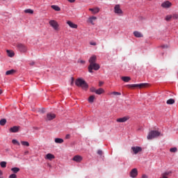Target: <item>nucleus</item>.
Listing matches in <instances>:
<instances>
[{
	"instance_id": "15",
	"label": "nucleus",
	"mask_w": 178,
	"mask_h": 178,
	"mask_svg": "<svg viewBox=\"0 0 178 178\" xmlns=\"http://www.w3.org/2000/svg\"><path fill=\"white\" fill-rule=\"evenodd\" d=\"M96 62H97V56H92L89 59L90 65H92V63H96Z\"/></svg>"
},
{
	"instance_id": "13",
	"label": "nucleus",
	"mask_w": 178,
	"mask_h": 178,
	"mask_svg": "<svg viewBox=\"0 0 178 178\" xmlns=\"http://www.w3.org/2000/svg\"><path fill=\"white\" fill-rule=\"evenodd\" d=\"M55 118H56V115L54 113H49L47 114V120H54Z\"/></svg>"
},
{
	"instance_id": "38",
	"label": "nucleus",
	"mask_w": 178,
	"mask_h": 178,
	"mask_svg": "<svg viewBox=\"0 0 178 178\" xmlns=\"http://www.w3.org/2000/svg\"><path fill=\"white\" fill-rule=\"evenodd\" d=\"M172 16V19H178V14H173Z\"/></svg>"
},
{
	"instance_id": "31",
	"label": "nucleus",
	"mask_w": 178,
	"mask_h": 178,
	"mask_svg": "<svg viewBox=\"0 0 178 178\" xmlns=\"http://www.w3.org/2000/svg\"><path fill=\"white\" fill-rule=\"evenodd\" d=\"M24 13H29L30 15H33V13H34V11L33 10L29 8V9H26L24 10Z\"/></svg>"
},
{
	"instance_id": "41",
	"label": "nucleus",
	"mask_w": 178,
	"mask_h": 178,
	"mask_svg": "<svg viewBox=\"0 0 178 178\" xmlns=\"http://www.w3.org/2000/svg\"><path fill=\"white\" fill-rule=\"evenodd\" d=\"M17 176L16 175V174H12L9 176V178H17Z\"/></svg>"
},
{
	"instance_id": "51",
	"label": "nucleus",
	"mask_w": 178,
	"mask_h": 178,
	"mask_svg": "<svg viewBox=\"0 0 178 178\" xmlns=\"http://www.w3.org/2000/svg\"><path fill=\"white\" fill-rule=\"evenodd\" d=\"M162 48H168V45H163Z\"/></svg>"
},
{
	"instance_id": "47",
	"label": "nucleus",
	"mask_w": 178,
	"mask_h": 178,
	"mask_svg": "<svg viewBox=\"0 0 178 178\" xmlns=\"http://www.w3.org/2000/svg\"><path fill=\"white\" fill-rule=\"evenodd\" d=\"M74 81V78H72L71 86H73Z\"/></svg>"
},
{
	"instance_id": "17",
	"label": "nucleus",
	"mask_w": 178,
	"mask_h": 178,
	"mask_svg": "<svg viewBox=\"0 0 178 178\" xmlns=\"http://www.w3.org/2000/svg\"><path fill=\"white\" fill-rule=\"evenodd\" d=\"M67 24H68L71 29H77V24L72 22L71 21H67Z\"/></svg>"
},
{
	"instance_id": "3",
	"label": "nucleus",
	"mask_w": 178,
	"mask_h": 178,
	"mask_svg": "<svg viewBox=\"0 0 178 178\" xmlns=\"http://www.w3.org/2000/svg\"><path fill=\"white\" fill-rule=\"evenodd\" d=\"M148 83H139V84H129L127 85L128 88H136V87H139V88H145L148 87Z\"/></svg>"
},
{
	"instance_id": "45",
	"label": "nucleus",
	"mask_w": 178,
	"mask_h": 178,
	"mask_svg": "<svg viewBox=\"0 0 178 178\" xmlns=\"http://www.w3.org/2000/svg\"><path fill=\"white\" fill-rule=\"evenodd\" d=\"M97 154H98V155H102V150H98L97 151Z\"/></svg>"
},
{
	"instance_id": "25",
	"label": "nucleus",
	"mask_w": 178,
	"mask_h": 178,
	"mask_svg": "<svg viewBox=\"0 0 178 178\" xmlns=\"http://www.w3.org/2000/svg\"><path fill=\"white\" fill-rule=\"evenodd\" d=\"M54 141L56 144H63L64 140L62 138H55Z\"/></svg>"
},
{
	"instance_id": "19",
	"label": "nucleus",
	"mask_w": 178,
	"mask_h": 178,
	"mask_svg": "<svg viewBox=\"0 0 178 178\" xmlns=\"http://www.w3.org/2000/svg\"><path fill=\"white\" fill-rule=\"evenodd\" d=\"M121 80H122V81H124V83H129V81L131 80V78L130 76H122Z\"/></svg>"
},
{
	"instance_id": "10",
	"label": "nucleus",
	"mask_w": 178,
	"mask_h": 178,
	"mask_svg": "<svg viewBox=\"0 0 178 178\" xmlns=\"http://www.w3.org/2000/svg\"><path fill=\"white\" fill-rule=\"evenodd\" d=\"M138 175V171L137 168H134L130 172V177L136 178Z\"/></svg>"
},
{
	"instance_id": "48",
	"label": "nucleus",
	"mask_w": 178,
	"mask_h": 178,
	"mask_svg": "<svg viewBox=\"0 0 178 178\" xmlns=\"http://www.w3.org/2000/svg\"><path fill=\"white\" fill-rule=\"evenodd\" d=\"M90 45H94V46H95V45H97V43H96V42H90Z\"/></svg>"
},
{
	"instance_id": "49",
	"label": "nucleus",
	"mask_w": 178,
	"mask_h": 178,
	"mask_svg": "<svg viewBox=\"0 0 178 178\" xmlns=\"http://www.w3.org/2000/svg\"><path fill=\"white\" fill-rule=\"evenodd\" d=\"M142 178H148V177H147V175H143L142 176Z\"/></svg>"
},
{
	"instance_id": "42",
	"label": "nucleus",
	"mask_w": 178,
	"mask_h": 178,
	"mask_svg": "<svg viewBox=\"0 0 178 178\" xmlns=\"http://www.w3.org/2000/svg\"><path fill=\"white\" fill-rule=\"evenodd\" d=\"M90 91H91L92 92H95V93H96L97 90L95 89V88H90Z\"/></svg>"
},
{
	"instance_id": "34",
	"label": "nucleus",
	"mask_w": 178,
	"mask_h": 178,
	"mask_svg": "<svg viewBox=\"0 0 178 178\" xmlns=\"http://www.w3.org/2000/svg\"><path fill=\"white\" fill-rule=\"evenodd\" d=\"M13 144H14V145H20V143H19V141H17V140L16 139H13L12 140Z\"/></svg>"
},
{
	"instance_id": "39",
	"label": "nucleus",
	"mask_w": 178,
	"mask_h": 178,
	"mask_svg": "<svg viewBox=\"0 0 178 178\" xmlns=\"http://www.w3.org/2000/svg\"><path fill=\"white\" fill-rule=\"evenodd\" d=\"M78 63H81V65H84V63H86V61L83 60H78Z\"/></svg>"
},
{
	"instance_id": "52",
	"label": "nucleus",
	"mask_w": 178,
	"mask_h": 178,
	"mask_svg": "<svg viewBox=\"0 0 178 178\" xmlns=\"http://www.w3.org/2000/svg\"><path fill=\"white\" fill-rule=\"evenodd\" d=\"M27 154H29V151H26V152H24V154H25V155H27Z\"/></svg>"
},
{
	"instance_id": "16",
	"label": "nucleus",
	"mask_w": 178,
	"mask_h": 178,
	"mask_svg": "<svg viewBox=\"0 0 178 178\" xmlns=\"http://www.w3.org/2000/svg\"><path fill=\"white\" fill-rule=\"evenodd\" d=\"M19 129H20V127L14 126L10 129V133H17L19 131Z\"/></svg>"
},
{
	"instance_id": "5",
	"label": "nucleus",
	"mask_w": 178,
	"mask_h": 178,
	"mask_svg": "<svg viewBox=\"0 0 178 178\" xmlns=\"http://www.w3.org/2000/svg\"><path fill=\"white\" fill-rule=\"evenodd\" d=\"M49 26L55 30V31H59V24L56 20L51 19L49 22Z\"/></svg>"
},
{
	"instance_id": "20",
	"label": "nucleus",
	"mask_w": 178,
	"mask_h": 178,
	"mask_svg": "<svg viewBox=\"0 0 178 178\" xmlns=\"http://www.w3.org/2000/svg\"><path fill=\"white\" fill-rule=\"evenodd\" d=\"M46 159H49V161H51V159H55V156L51 153H49L46 155Z\"/></svg>"
},
{
	"instance_id": "35",
	"label": "nucleus",
	"mask_w": 178,
	"mask_h": 178,
	"mask_svg": "<svg viewBox=\"0 0 178 178\" xmlns=\"http://www.w3.org/2000/svg\"><path fill=\"white\" fill-rule=\"evenodd\" d=\"M0 166H1V168H6V161H1V162L0 163Z\"/></svg>"
},
{
	"instance_id": "8",
	"label": "nucleus",
	"mask_w": 178,
	"mask_h": 178,
	"mask_svg": "<svg viewBox=\"0 0 178 178\" xmlns=\"http://www.w3.org/2000/svg\"><path fill=\"white\" fill-rule=\"evenodd\" d=\"M172 3L169 1H164L161 3L162 8L164 9H169V8H172Z\"/></svg>"
},
{
	"instance_id": "23",
	"label": "nucleus",
	"mask_w": 178,
	"mask_h": 178,
	"mask_svg": "<svg viewBox=\"0 0 178 178\" xmlns=\"http://www.w3.org/2000/svg\"><path fill=\"white\" fill-rule=\"evenodd\" d=\"M104 92H105V90H104V89L99 88L97 90H96L95 94H97V95H101V94H104Z\"/></svg>"
},
{
	"instance_id": "29",
	"label": "nucleus",
	"mask_w": 178,
	"mask_h": 178,
	"mask_svg": "<svg viewBox=\"0 0 178 178\" xmlns=\"http://www.w3.org/2000/svg\"><path fill=\"white\" fill-rule=\"evenodd\" d=\"M12 172H13V173H17L19 172H20V168H17V167H15L11 168Z\"/></svg>"
},
{
	"instance_id": "1",
	"label": "nucleus",
	"mask_w": 178,
	"mask_h": 178,
	"mask_svg": "<svg viewBox=\"0 0 178 178\" xmlns=\"http://www.w3.org/2000/svg\"><path fill=\"white\" fill-rule=\"evenodd\" d=\"M76 86L77 87H81L82 90H87L88 88V84L84 79H78L75 81Z\"/></svg>"
},
{
	"instance_id": "54",
	"label": "nucleus",
	"mask_w": 178,
	"mask_h": 178,
	"mask_svg": "<svg viewBox=\"0 0 178 178\" xmlns=\"http://www.w3.org/2000/svg\"><path fill=\"white\" fill-rule=\"evenodd\" d=\"M2 94V90L0 89V95Z\"/></svg>"
},
{
	"instance_id": "36",
	"label": "nucleus",
	"mask_w": 178,
	"mask_h": 178,
	"mask_svg": "<svg viewBox=\"0 0 178 178\" xmlns=\"http://www.w3.org/2000/svg\"><path fill=\"white\" fill-rule=\"evenodd\" d=\"M172 18V15H167L165 17L166 22H170V20Z\"/></svg>"
},
{
	"instance_id": "4",
	"label": "nucleus",
	"mask_w": 178,
	"mask_h": 178,
	"mask_svg": "<svg viewBox=\"0 0 178 178\" xmlns=\"http://www.w3.org/2000/svg\"><path fill=\"white\" fill-rule=\"evenodd\" d=\"M101 67L97 63L90 64L88 66V72L89 73H92V70H99Z\"/></svg>"
},
{
	"instance_id": "27",
	"label": "nucleus",
	"mask_w": 178,
	"mask_h": 178,
	"mask_svg": "<svg viewBox=\"0 0 178 178\" xmlns=\"http://www.w3.org/2000/svg\"><path fill=\"white\" fill-rule=\"evenodd\" d=\"M94 20H97V17H89V22L90 23H91V24H93L94 25Z\"/></svg>"
},
{
	"instance_id": "12",
	"label": "nucleus",
	"mask_w": 178,
	"mask_h": 178,
	"mask_svg": "<svg viewBox=\"0 0 178 178\" xmlns=\"http://www.w3.org/2000/svg\"><path fill=\"white\" fill-rule=\"evenodd\" d=\"M72 161H74V162H77L78 163H79L80 162H81V161H83V156L80 155H76L73 157Z\"/></svg>"
},
{
	"instance_id": "11",
	"label": "nucleus",
	"mask_w": 178,
	"mask_h": 178,
	"mask_svg": "<svg viewBox=\"0 0 178 178\" xmlns=\"http://www.w3.org/2000/svg\"><path fill=\"white\" fill-rule=\"evenodd\" d=\"M129 119H130V118L125 116V117L117 119L116 122H118V123H124V122H127Z\"/></svg>"
},
{
	"instance_id": "43",
	"label": "nucleus",
	"mask_w": 178,
	"mask_h": 178,
	"mask_svg": "<svg viewBox=\"0 0 178 178\" xmlns=\"http://www.w3.org/2000/svg\"><path fill=\"white\" fill-rule=\"evenodd\" d=\"M68 2H70V3H74L76 2V0H67Z\"/></svg>"
},
{
	"instance_id": "26",
	"label": "nucleus",
	"mask_w": 178,
	"mask_h": 178,
	"mask_svg": "<svg viewBox=\"0 0 178 178\" xmlns=\"http://www.w3.org/2000/svg\"><path fill=\"white\" fill-rule=\"evenodd\" d=\"M175 102V99H169L168 100H167L166 104L168 105H173Z\"/></svg>"
},
{
	"instance_id": "14",
	"label": "nucleus",
	"mask_w": 178,
	"mask_h": 178,
	"mask_svg": "<svg viewBox=\"0 0 178 178\" xmlns=\"http://www.w3.org/2000/svg\"><path fill=\"white\" fill-rule=\"evenodd\" d=\"M89 10L92 12L93 15H97V13H99V8L95 7L94 8H89Z\"/></svg>"
},
{
	"instance_id": "22",
	"label": "nucleus",
	"mask_w": 178,
	"mask_h": 178,
	"mask_svg": "<svg viewBox=\"0 0 178 178\" xmlns=\"http://www.w3.org/2000/svg\"><path fill=\"white\" fill-rule=\"evenodd\" d=\"M7 55L10 58H13L15 56V52L12 50H7Z\"/></svg>"
},
{
	"instance_id": "32",
	"label": "nucleus",
	"mask_w": 178,
	"mask_h": 178,
	"mask_svg": "<svg viewBox=\"0 0 178 178\" xmlns=\"http://www.w3.org/2000/svg\"><path fill=\"white\" fill-rule=\"evenodd\" d=\"M171 173H172V171H165L161 175L165 177H168V176H169V175H170Z\"/></svg>"
},
{
	"instance_id": "46",
	"label": "nucleus",
	"mask_w": 178,
	"mask_h": 178,
	"mask_svg": "<svg viewBox=\"0 0 178 178\" xmlns=\"http://www.w3.org/2000/svg\"><path fill=\"white\" fill-rule=\"evenodd\" d=\"M103 84H104V82H102V81L99 82V87H101Z\"/></svg>"
},
{
	"instance_id": "30",
	"label": "nucleus",
	"mask_w": 178,
	"mask_h": 178,
	"mask_svg": "<svg viewBox=\"0 0 178 178\" xmlns=\"http://www.w3.org/2000/svg\"><path fill=\"white\" fill-rule=\"evenodd\" d=\"M94 99H95V96L91 95V96L88 98V102H90V104H92V102H94Z\"/></svg>"
},
{
	"instance_id": "7",
	"label": "nucleus",
	"mask_w": 178,
	"mask_h": 178,
	"mask_svg": "<svg viewBox=\"0 0 178 178\" xmlns=\"http://www.w3.org/2000/svg\"><path fill=\"white\" fill-rule=\"evenodd\" d=\"M114 13H116V15H123V10L120 9V6L119 4L115 5L114 7Z\"/></svg>"
},
{
	"instance_id": "9",
	"label": "nucleus",
	"mask_w": 178,
	"mask_h": 178,
	"mask_svg": "<svg viewBox=\"0 0 178 178\" xmlns=\"http://www.w3.org/2000/svg\"><path fill=\"white\" fill-rule=\"evenodd\" d=\"M131 150L135 155H137L138 152H141L143 151V148H141V147L134 146L131 147Z\"/></svg>"
},
{
	"instance_id": "37",
	"label": "nucleus",
	"mask_w": 178,
	"mask_h": 178,
	"mask_svg": "<svg viewBox=\"0 0 178 178\" xmlns=\"http://www.w3.org/2000/svg\"><path fill=\"white\" fill-rule=\"evenodd\" d=\"M170 152H177V148L176 147H172L170 149Z\"/></svg>"
},
{
	"instance_id": "24",
	"label": "nucleus",
	"mask_w": 178,
	"mask_h": 178,
	"mask_svg": "<svg viewBox=\"0 0 178 178\" xmlns=\"http://www.w3.org/2000/svg\"><path fill=\"white\" fill-rule=\"evenodd\" d=\"M16 73V71L15 70H10L6 72V76H10L13 74Z\"/></svg>"
},
{
	"instance_id": "21",
	"label": "nucleus",
	"mask_w": 178,
	"mask_h": 178,
	"mask_svg": "<svg viewBox=\"0 0 178 178\" xmlns=\"http://www.w3.org/2000/svg\"><path fill=\"white\" fill-rule=\"evenodd\" d=\"M51 9H54V10H56V12H60V8L58 6L56 5H52L51 6Z\"/></svg>"
},
{
	"instance_id": "33",
	"label": "nucleus",
	"mask_w": 178,
	"mask_h": 178,
	"mask_svg": "<svg viewBox=\"0 0 178 178\" xmlns=\"http://www.w3.org/2000/svg\"><path fill=\"white\" fill-rule=\"evenodd\" d=\"M0 124L1 126H5L6 124V119H1L0 120Z\"/></svg>"
},
{
	"instance_id": "18",
	"label": "nucleus",
	"mask_w": 178,
	"mask_h": 178,
	"mask_svg": "<svg viewBox=\"0 0 178 178\" xmlns=\"http://www.w3.org/2000/svg\"><path fill=\"white\" fill-rule=\"evenodd\" d=\"M134 35L136 37V38H141L144 37V35L140 32H138L137 31L134 32Z\"/></svg>"
},
{
	"instance_id": "53",
	"label": "nucleus",
	"mask_w": 178,
	"mask_h": 178,
	"mask_svg": "<svg viewBox=\"0 0 178 178\" xmlns=\"http://www.w3.org/2000/svg\"><path fill=\"white\" fill-rule=\"evenodd\" d=\"M30 65H31L33 66V65H34V62L30 63Z\"/></svg>"
},
{
	"instance_id": "2",
	"label": "nucleus",
	"mask_w": 178,
	"mask_h": 178,
	"mask_svg": "<svg viewBox=\"0 0 178 178\" xmlns=\"http://www.w3.org/2000/svg\"><path fill=\"white\" fill-rule=\"evenodd\" d=\"M159 136H161V132L158 131H151L147 136V140H152V138L159 137Z\"/></svg>"
},
{
	"instance_id": "40",
	"label": "nucleus",
	"mask_w": 178,
	"mask_h": 178,
	"mask_svg": "<svg viewBox=\"0 0 178 178\" xmlns=\"http://www.w3.org/2000/svg\"><path fill=\"white\" fill-rule=\"evenodd\" d=\"M111 94H113V95H122V93L118 92H113Z\"/></svg>"
},
{
	"instance_id": "44",
	"label": "nucleus",
	"mask_w": 178,
	"mask_h": 178,
	"mask_svg": "<svg viewBox=\"0 0 178 178\" xmlns=\"http://www.w3.org/2000/svg\"><path fill=\"white\" fill-rule=\"evenodd\" d=\"M65 138H66V140H69V138H70V134H67L65 136Z\"/></svg>"
},
{
	"instance_id": "6",
	"label": "nucleus",
	"mask_w": 178,
	"mask_h": 178,
	"mask_svg": "<svg viewBox=\"0 0 178 178\" xmlns=\"http://www.w3.org/2000/svg\"><path fill=\"white\" fill-rule=\"evenodd\" d=\"M17 48L20 52H23L24 54L27 52V47H26L24 44L22 43H19L17 44Z\"/></svg>"
},
{
	"instance_id": "50",
	"label": "nucleus",
	"mask_w": 178,
	"mask_h": 178,
	"mask_svg": "<svg viewBox=\"0 0 178 178\" xmlns=\"http://www.w3.org/2000/svg\"><path fill=\"white\" fill-rule=\"evenodd\" d=\"M2 175H3V172L0 170V176H2Z\"/></svg>"
},
{
	"instance_id": "28",
	"label": "nucleus",
	"mask_w": 178,
	"mask_h": 178,
	"mask_svg": "<svg viewBox=\"0 0 178 178\" xmlns=\"http://www.w3.org/2000/svg\"><path fill=\"white\" fill-rule=\"evenodd\" d=\"M21 144H22V145H23L24 147H30V143H29V142H27V141L22 140V141H21Z\"/></svg>"
}]
</instances>
